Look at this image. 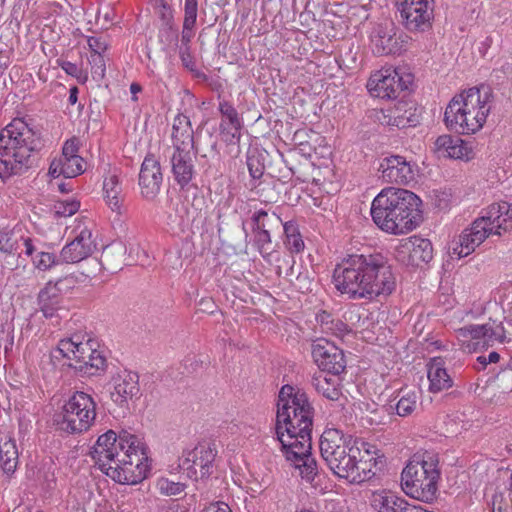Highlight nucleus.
Listing matches in <instances>:
<instances>
[{"label":"nucleus","instance_id":"f257e3e1","mask_svg":"<svg viewBox=\"0 0 512 512\" xmlns=\"http://www.w3.org/2000/svg\"><path fill=\"white\" fill-rule=\"evenodd\" d=\"M89 455L103 473L120 484H138L149 473L145 444L126 430L100 435Z\"/></svg>","mask_w":512,"mask_h":512},{"label":"nucleus","instance_id":"f03ea898","mask_svg":"<svg viewBox=\"0 0 512 512\" xmlns=\"http://www.w3.org/2000/svg\"><path fill=\"white\" fill-rule=\"evenodd\" d=\"M333 283L349 299L373 300L392 293L395 277L382 254H350L335 266Z\"/></svg>","mask_w":512,"mask_h":512},{"label":"nucleus","instance_id":"7ed1b4c3","mask_svg":"<svg viewBox=\"0 0 512 512\" xmlns=\"http://www.w3.org/2000/svg\"><path fill=\"white\" fill-rule=\"evenodd\" d=\"M315 409L301 388L283 385L278 394L276 435L282 450L311 454V433Z\"/></svg>","mask_w":512,"mask_h":512},{"label":"nucleus","instance_id":"20e7f679","mask_svg":"<svg viewBox=\"0 0 512 512\" xmlns=\"http://www.w3.org/2000/svg\"><path fill=\"white\" fill-rule=\"evenodd\" d=\"M421 199L405 189H383L373 200L371 216L374 223L391 234H404L422 221Z\"/></svg>","mask_w":512,"mask_h":512},{"label":"nucleus","instance_id":"39448f33","mask_svg":"<svg viewBox=\"0 0 512 512\" xmlns=\"http://www.w3.org/2000/svg\"><path fill=\"white\" fill-rule=\"evenodd\" d=\"M41 147L38 133L23 120H13L0 132V178L24 173L33 164V153Z\"/></svg>","mask_w":512,"mask_h":512},{"label":"nucleus","instance_id":"423d86ee","mask_svg":"<svg viewBox=\"0 0 512 512\" xmlns=\"http://www.w3.org/2000/svg\"><path fill=\"white\" fill-rule=\"evenodd\" d=\"M491 93L472 87L455 95L448 103L444 122L448 129L459 134H473L485 124L490 113Z\"/></svg>","mask_w":512,"mask_h":512},{"label":"nucleus","instance_id":"0eeeda50","mask_svg":"<svg viewBox=\"0 0 512 512\" xmlns=\"http://www.w3.org/2000/svg\"><path fill=\"white\" fill-rule=\"evenodd\" d=\"M512 229V209L507 202L492 204L486 216L474 220L469 228L459 235V239L451 247L450 254L458 259L475 251L489 235H502Z\"/></svg>","mask_w":512,"mask_h":512},{"label":"nucleus","instance_id":"6e6552de","mask_svg":"<svg viewBox=\"0 0 512 512\" xmlns=\"http://www.w3.org/2000/svg\"><path fill=\"white\" fill-rule=\"evenodd\" d=\"M437 463L432 456L411 460L401 473L403 491L420 501L432 502L436 497L440 478Z\"/></svg>","mask_w":512,"mask_h":512},{"label":"nucleus","instance_id":"1a4fd4ad","mask_svg":"<svg viewBox=\"0 0 512 512\" xmlns=\"http://www.w3.org/2000/svg\"><path fill=\"white\" fill-rule=\"evenodd\" d=\"M97 404L94 398L83 391H75L56 415L58 428L68 434L87 432L96 419Z\"/></svg>","mask_w":512,"mask_h":512},{"label":"nucleus","instance_id":"9d476101","mask_svg":"<svg viewBox=\"0 0 512 512\" xmlns=\"http://www.w3.org/2000/svg\"><path fill=\"white\" fill-rule=\"evenodd\" d=\"M359 455V448L350 443L343 446L341 450L332 453V455L322 457V459L337 477L346 479L353 484H360L370 479L374 473H371L367 461L358 459Z\"/></svg>","mask_w":512,"mask_h":512},{"label":"nucleus","instance_id":"9b49d317","mask_svg":"<svg viewBox=\"0 0 512 512\" xmlns=\"http://www.w3.org/2000/svg\"><path fill=\"white\" fill-rule=\"evenodd\" d=\"M412 82V74L403 73L399 68H386L371 75L367 88L375 97L392 100L402 93L405 97Z\"/></svg>","mask_w":512,"mask_h":512},{"label":"nucleus","instance_id":"f8f14e48","mask_svg":"<svg viewBox=\"0 0 512 512\" xmlns=\"http://www.w3.org/2000/svg\"><path fill=\"white\" fill-rule=\"evenodd\" d=\"M400 22L409 32L423 33L433 26L435 0H394Z\"/></svg>","mask_w":512,"mask_h":512},{"label":"nucleus","instance_id":"ddd939ff","mask_svg":"<svg viewBox=\"0 0 512 512\" xmlns=\"http://www.w3.org/2000/svg\"><path fill=\"white\" fill-rule=\"evenodd\" d=\"M459 340L465 342L474 340V345L483 347L493 346L495 343H503L506 339V331L501 321L489 319L484 324H470L459 328L457 331Z\"/></svg>","mask_w":512,"mask_h":512},{"label":"nucleus","instance_id":"4468645a","mask_svg":"<svg viewBox=\"0 0 512 512\" xmlns=\"http://www.w3.org/2000/svg\"><path fill=\"white\" fill-rule=\"evenodd\" d=\"M312 357L317 366L333 375H339L346 368L343 350L325 338H319L312 344Z\"/></svg>","mask_w":512,"mask_h":512},{"label":"nucleus","instance_id":"2eb2a0df","mask_svg":"<svg viewBox=\"0 0 512 512\" xmlns=\"http://www.w3.org/2000/svg\"><path fill=\"white\" fill-rule=\"evenodd\" d=\"M395 256L406 266L420 267L432 260L433 246L429 239L412 236L396 248Z\"/></svg>","mask_w":512,"mask_h":512},{"label":"nucleus","instance_id":"dca6fc26","mask_svg":"<svg viewBox=\"0 0 512 512\" xmlns=\"http://www.w3.org/2000/svg\"><path fill=\"white\" fill-rule=\"evenodd\" d=\"M379 178L386 183L408 184L414 180L412 165L405 157L390 155L381 160L378 168Z\"/></svg>","mask_w":512,"mask_h":512},{"label":"nucleus","instance_id":"f3484780","mask_svg":"<svg viewBox=\"0 0 512 512\" xmlns=\"http://www.w3.org/2000/svg\"><path fill=\"white\" fill-rule=\"evenodd\" d=\"M217 456V450L212 443H199L193 450L189 451L183 460V467L199 472L200 477H208L213 472L214 461Z\"/></svg>","mask_w":512,"mask_h":512},{"label":"nucleus","instance_id":"a211bd4d","mask_svg":"<svg viewBox=\"0 0 512 512\" xmlns=\"http://www.w3.org/2000/svg\"><path fill=\"white\" fill-rule=\"evenodd\" d=\"M162 181L160 162L153 154H148L139 173V186L142 196L147 200H154L160 192Z\"/></svg>","mask_w":512,"mask_h":512},{"label":"nucleus","instance_id":"6ab92c4d","mask_svg":"<svg viewBox=\"0 0 512 512\" xmlns=\"http://www.w3.org/2000/svg\"><path fill=\"white\" fill-rule=\"evenodd\" d=\"M397 29L392 21L377 24L371 33L373 52L377 55L396 54L402 45L396 37Z\"/></svg>","mask_w":512,"mask_h":512},{"label":"nucleus","instance_id":"aec40b11","mask_svg":"<svg viewBox=\"0 0 512 512\" xmlns=\"http://www.w3.org/2000/svg\"><path fill=\"white\" fill-rule=\"evenodd\" d=\"M95 249L96 244L92 239V232L89 229H83L74 240L62 248L60 261L62 264L78 263L89 257Z\"/></svg>","mask_w":512,"mask_h":512},{"label":"nucleus","instance_id":"412c9836","mask_svg":"<svg viewBox=\"0 0 512 512\" xmlns=\"http://www.w3.org/2000/svg\"><path fill=\"white\" fill-rule=\"evenodd\" d=\"M198 153L197 150L173 151L170 156L171 173L175 182L181 189L188 187L195 174L193 156Z\"/></svg>","mask_w":512,"mask_h":512},{"label":"nucleus","instance_id":"4be33fe9","mask_svg":"<svg viewBox=\"0 0 512 512\" xmlns=\"http://www.w3.org/2000/svg\"><path fill=\"white\" fill-rule=\"evenodd\" d=\"M140 396L139 376L136 372L125 371L118 375L114 382L111 399L120 407H127L128 401Z\"/></svg>","mask_w":512,"mask_h":512},{"label":"nucleus","instance_id":"5701e85b","mask_svg":"<svg viewBox=\"0 0 512 512\" xmlns=\"http://www.w3.org/2000/svg\"><path fill=\"white\" fill-rule=\"evenodd\" d=\"M93 340L87 339L85 343H74L71 341H59L58 346L52 351L51 357L56 360L66 359L63 365L84 363L86 357L96 352L93 348Z\"/></svg>","mask_w":512,"mask_h":512},{"label":"nucleus","instance_id":"b1692460","mask_svg":"<svg viewBox=\"0 0 512 512\" xmlns=\"http://www.w3.org/2000/svg\"><path fill=\"white\" fill-rule=\"evenodd\" d=\"M434 153L439 158L465 159L471 158L472 150L467 147L465 142L452 135H440L434 142Z\"/></svg>","mask_w":512,"mask_h":512},{"label":"nucleus","instance_id":"393cba45","mask_svg":"<svg viewBox=\"0 0 512 512\" xmlns=\"http://www.w3.org/2000/svg\"><path fill=\"white\" fill-rule=\"evenodd\" d=\"M173 151L197 150L194 142V132L189 117L178 114L172 126Z\"/></svg>","mask_w":512,"mask_h":512},{"label":"nucleus","instance_id":"a878e982","mask_svg":"<svg viewBox=\"0 0 512 512\" xmlns=\"http://www.w3.org/2000/svg\"><path fill=\"white\" fill-rule=\"evenodd\" d=\"M282 451L286 459L293 463L295 468L299 470L302 479L311 484H318L320 482V470L318 469L316 459L311 454L306 453V456H304L294 450Z\"/></svg>","mask_w":512,"mask_h":512},{"label":"nucleus","instance_id":"bb28decb","mask_svg":"<svg viewBox=\"0 0 512 512\" xmlns=\"http://www.w3.org/2000/svg\"><path fill=\"white\" fill-rule=\"evenodd\" d=\"M62 282V279L55 283L48 282L38 294L39 309L46 318L53 317L60 308L62 300L60 285Z\"/></svg>","mask_w":512,"mask_h":512},{"label":"nucleus","instance_id":"cd10ccee","mask_svg":"<svg viewBox=\"0 0 512 512\" xmlns=\"http://www.w3.org/2000/svg\"><path fill=\"white\" fill-rule=\"evenodd\" d=\"M444 364L441 357H434L427 364L429 390L433 393L448 389L453 385V380L447 373Z\"/></svg>","mask_w":512,"mask_h":512},{"label":"nucleus","instance_id":"c85d7f7f","mask_svg":"<svg viewBox=\"0 0 512 512\" xmlns=\"http://www.w3.org/2000/svg\"><path fill=\"white\" fill-rule=\"evenodd\" d=\"M352 443V436L344 434L336 428H326L319 441L321 457L332 455L346 444Z\"/></svg>","mask_w":512,"mask_h":512},{"label":"nucleus","instance_id":"c756f323","mask_svg":"<svg viewBox=\"0 0 512 512\" xmlns=\"http://www.w3.org/2000/svg\"><path fill=\"white\" fill-rule=\"evenodd\" d=\"M410 505L404 498L386 491L374 493L371 499V506L378 512H408Z\"/></svg>","mask_w":512,"mask_h":512},{"label":"nucleus","instance_id":"7c9ffc66","mask_svg":"<svg viewBox=\"0 0 512 512\" xmlns=\"http://www.w3.org/2000/svg\"><path fill=\"white\" fill-rule=\"evenodd\" d=\"M19 454L15 440L0 430V466L6 474L15 472Z\"/></svg>","mask_w":512,"mask_h":512},{"label":"nucleus","instance_id":"2f4dec72","mask_svg":"<svg viewBox=\"0 0 512 512\" xmlns=\"http://www.w3.org/2000/svg\"><path fill=\"white\" fill-rule=\"evenodd\" d=\"M104 199L113 212L121 213L123 202L122 186L118 175L113 173L105 177L103 181Z\"/></svg>","mask_w":512,"mask_h":512},{"label":"nucleus","instance_id":"473e14b6","mask_svg":"<svg viewBox=\"0 0 512 512\" xmlns=\"http://www.w3.org/2000/svg\"><path fill=\"white\" fill-rule=\"evenodd\" d=\"M251 230L272 232L279 230L282 226V219L275 213L264 209L257 210L251 216Z\"/></svg>","mask_w":512,"mask_h":512},{"label":"nucleus","instance_id":"72a5a7b5","mask_svg":"<svg viewBox=\"0 0 512 512\" xmlns=\"http://www.w3.org/2000/svg\"><path fill=\"white\" fill-rule=\"evenodd\" d=\"M311 384L319 394L331 401L338 400L342 394L335 379L327 378L321 374L313 376Z\"/></svg>","mask_w":512,"mask_h":512},{"label":"nucleus","instance_id":"f704fd0d","mask_svg":"<svg viewBox=\"0 0 512 512\" xmlns=\"http://www.w3.org/2000/svg\"><path fill=\"white\" fill-rule=\"evenodd\" d=\"M83 362L80 364H67V366L87 375H95L106 368V358L98 350L92 352Z\"/></svg>","mask_w":512,"mask_h":512},{"label":"nucleus","instance_id":"c9c22d12","mask_svg":"<svg viewBox=\"0 0 512 512\" xmlns=\"http://www.w3.org/2000/svg\"><path fill=\"white\" fill-rule=\"evenodd\" d=\"M415 112L416 109L412 103L399 101L393 110V124L398 127H405L407 124L414 126L417 122Z\"/></svg>","mask_w":512,"mask_h":512},{"label":"nucleus","instance_id":"e433bc0d","mask_svg":"<svg viewBox=\"0 0 512 512\" xmlns=\"http://www.w3.org/2000/svg\"><path fill=\"white\" fill-rule=\"evenodd\" d=\"M397 397H399L398 401L395 405L390 404V409L395 408L397 415L401 417L410 415L416 408L418 398L416 392L401 389Z\"/></svg>","mask_w":512,"mask_h":512},{"label":"nucleus","instance_id":"4c0bfd02","mask_svg":"<svg viewBox=\"0 0 512 512\" xmlns=\"http://www.w3.org/2000/svg\"><path fill=\"white\" fill-rule=\"evenodd\" d=\"M22 236L15 229L3 228L0 230V252L7 255H14Z\"/></svg>","mask_w":512,"mask_h":512},{"label":"nucleus","instance_id":"58836bf2","mask_svg":"<svg viewBox=\"0 0 512 512\" xmlns=\"http://www.w3.org/2000/svg\"><path fill=\"white\" fill-rule=\"evenodd\" d=\"M246 164L253 180H258L263 176L265 171L264 159L257 148L247 151Z\"/></svg>","mask_w":512,"mask_h":512},{"label":"nucleus","instance_id":"ea45409f","mask_svg":"<svg viewBox=\"0 0 512 512\" xmlns=\"http://www.w3.org/2000/svg\"><path fill=\"white\" fill-rule=\"evenodd\" d=\"M252 234L253 245L265 260H269V257L274 252L272 247L271 233L260 230H252Z\"/></svg>","mask_w":512,"mask_h":512},{"label":"nucleus","instance_id":"a19ab883","mask_svg":"<svg viewBox=\"0 0 512 512\" xmlns=\"http://www.w3.org/2000/svg\"><path fill=\"white\" fill-rule=\"evenodd\" d=\"M314 283V273L307 268L299 265L297 268V275L295 280H291V285L301 293L312 291Z\"/></svg>","mask_w":512,"mask_h":512},{"label":"nucleus","instance_id":"79ce46f5","mask_svg":"<svg viewBox=\"0 0 512 512\" xmlns=\"http://www.w3.org/2000/svg\"><path fill=\"white\" fill-rule=\"evenodd\" d=\"M218 110L222 115L220 124H226V126L243 127L242 120L235 109V107L228 101L223 100L219 102Z\"/></svg>","mask_w":512,"mask_h":512},{"label":"nucleus","instance_id":"37998d69","mask_svg":"<svg viewBox=\"0 0 512 512\" xmlns=\"http://www.w3.org/2000/svg\"><path fill=\"white\" fill-rule=\"evenodd\" d=\"M32 262L35 268L40 271H46L53 266L62 264V261H60V255L56 256L54 253L44 251H41L35 257H32Z\"/></svg>","mask_w":512,"mask_h":512},{"label":"nucleus","instance_id":"c03bdc74","mask_svg":"<svg viewBox=\"0 0 512 512\" xmlns=\"http://www.w3.org/2000/svg\"><path fill=\"white\" fill-rule=\"evenodd\" d=\"M61 160L65 167L66 178L76 177L85 171V161L81 156L61 158Z\"/></svg>","mask_w":512,"mask_h":512},{"label":"nucleus","instance_id":"a18cd8bd","mask_svg":"<svg viewBox=\"0 0 512 512\" xmlns=\"http://www.w3.org/2000/svg\"><path fill=\"white\" fill-rule=\"evenodd\" d=\"M185 487V484L170 481L167 478H161L157 482V488L159 492L165 496H177L184 492Z\"/></svg>","mask_w":512,"mask_h":512},{"label":"nucleus","instance_id":"49530a36","mask_svg":"<svg viewBox=\"0 0 512 512\" xmlns=\"http://www.w3.org/2000/svg\"><path fill=\"white\" fill-rule=\"evenodd\" d=\"M80 208V202L77 200L57 201L54 205V212L57 217H70Z\"/></svg>","mask_w":512,"mask_h":512},{"label":"nucleus","instance_id":"de8ad7c7","mask_svg":"<svg viewBox=\"0 0 512 512\" xmlns=\"http://www.w3.org/2000/svg\"><path fill=\"white\" fill-rule=\"evenodd\" d=\"M242 127L226 126V124H219L220 135L222 140L228 145L238 144L241 139Z\"/></svg>","mask_w":512,"mask_h":512},{"label":"nucleus","instance_id":"09e8293b","mask_svg":"<svg viewBox=\"0 0 512 512\" xmlns=\"http://www.w3.org/2000/svg\"><path fill=\"white\" fill-rule=\"evenodd\" d=\"M198 15V0H185L183 24L196 25Z\"/></svg>","mask_w":512,"mask_h":512},{"label":"nucleus","instance_id":"8fccbe9b","mask_svg":"<svg viewBox=\"0 0 512 512\" xmlns=\"http://www.w3.org/2000/svg\"><path fill=\"white\" fill-rule=\"evenodd\" d=\"M158 15L163 25L167 26L169 29H172V10L171 7L164 0H161L160 5L158 6Z\"/></svg>","mask_w":512,"mask_h":512},{"label":"nucleus","instance_id":"3c124183","mask_svg":"<svg viewBox=\"0 0 512 512\" xmlns=\"http://www.w3.org/2000/svg\"><path fill=\"white\" fill-rule=\"evenodd\" d=\"M282 262L287 267L284 273V278L291 284V280H295V276L297 275L298 266H295V260L290 255H284L282 257Z\"/></svg>","mask_w":512,"mask_h":512},{"label":"nucleus","instance_id":"603ef678","mask_svg":"<svg viewBox=\"0 0 512 512\" xmlns=\"http://www.w3.org/2000/svg\"><path fill=\"white\" fill-rule=\"evenodd\" d=\"M284 244L291 253H299L304 249V241L300 234L285 238Z\"/></svg>","mask_w":512,"mask_h":512},{"label":"nucleus","instance_id":"864d4df0","mask_svg":"<svg viewBox=\"0 0 512 512\" xmlns=\"http://www.w3.org/2000/svg\"><path fill=\"white\" fill-rule=\"evenodd\" d=\"M78 152V144L75 139L67 140L62 149V155L60 158H72L79 156Z\"/></svg>","mask_w":512,"mask_h":512},{"label":"nucleus","instance_id":"5fc2aeb1","mask_svg":"<svg viewBox=\"0 0 512 512\" xmlns=\"http://www.w3.org/2000/svg\"><path fill=\"white\" fill-rule=\"evenodd\" d=\"M327 329L331 330L336 335H343L350 331L348 325L340 319H331Z\"/></svg>","mask_w":512,"mask_h":512},{"label":"nucleus","instance_id":"6e6d98bb","mask_svg":"<svg viewBox=\"0 0 512 512\" xmlns=\"http://www.w3.org/2000/svg\"><path fill=\"white\" fill-rule=\"evenodd\" d=\"M194 27L189 24H183L182 28V35H181V42L184 46L183 48L189 47V43L191 42L192 38L194 37Z\"/></svg>","mask_w":512,"mask_h":512},{"label":"nucleus","instance_id":"4d7b16f0","mask_svg":"<svg viewBox=\"0 0 512 512\" xmlns=\"http://www.w3.org/2000/svg\"><path fill=\"white\" fill-rule=\"evenodd\" d=\"M49 174L53 177L63 175L65 177V167L63 166L61 158L53 160L49 167Z\"/></svg>","mask_w":512,"mask_h":512},{"label":"nucleus","instance_id":"13d9d810","mask_svg":"<svg viewBox=\"0 0 512 512\" xmlns=\"http://www.w3.org/2000/svg\"><path fill=\"white\" fill-rule=\"evenodd\" d=\"M499 381L503 389L512 392V385L509 383L510 381L512 382V369H504L499 377Z\"/></svg>","mask_w":512,"mask_h":512},{"label":"nucleus","instance_id":"bf43d9fd","mask_svg":"<svg viewBox=\"0 0 512 512\" xmlns=\"http://www.w3.org/2000/svg\"><path fill=\"white\" fill-rule=\"evenodd\" d=\"M281 227H283L285 238L300 234L297 224L293 221H288L285 223L282 222Z\"/></svg>","mask_w":512,"mask_h":512},{"label":"nucleus","instance_id":"052dcab7","mask_svg":"<svg viewBox=\"0 0 512 512\" xmlns=\"http://www.w3.org/2000/svg\"><path fill=\"white\" fill-rule=\"evenodd\" d=\"M205 512H232L228 504L224 502H216L210 504L206 509Z\"/></svg>","mask_w":512,"mask_h":512},{"label":"nucleus","instance_id":"680f3d73","mask_svg":"<svg viewBox=\"0 0 512 512\" xmlns=\"http://www.w3.org/2000/svg\"><path fill=\"white\" fill-rule=\"evenodd\" d=\"M504 499V493L502 491H495L490 502L491 512L497 509L499 505L503 507Z\"/></svg>","mask_w":512,"mask_h":512},{"label":"nucleus","instance_id":"e2e57ef3","mask_svg":"<svg viewBox=\"0 0 512 512\" xmlns=\"http://www.w3.org/2000/svg\"><path fill=\"white\" fill-rule=\"evenodd\" d=\"M180 58L182 60L183 65L192 70L191 64H193V63H192V57L189 53V47L180 49Z\"/></svg>","mask_w":512,"mask_h":512},{"label":"nucleus","instance_id":"0e129e2a","mask_svg":"<svg viewBox=\"0 0 512 512\" xmlns=\"http://www.w3.org/2000/svg\"><path fill=\"white\" fill-rule=\"evenodd\" d=\"M21 240L23 241V245L25 246V254L29 257H32L34 252L37 251L33 243V240L30 237L24 238L23 236Z\"/></svg>","mask_w":512,"mask_h":512},{"label":"nucleus","instance_id":"69168bd1","mask_svg":"<svg viewBox=\"0 0 512 512\" xmlns=\"http://www.w3.org/2000/svg\"><path fill=\"white\" fill-rule=\"evenodd\" d=\"M61 67L67 74L72 75V76L76 75L79 70L76 64L69 62V61H64L61 64Z\"/></svg>","mask_w":512,"mask_h":512},{"label":"nucleus","instance_id":"338daca9","mask_svg":"<svg viewBox=\"0 0 512 512\" xmlns=\"http://www.w3.org/2000/svg\"><path fill=\"white\" fill-rule=\"evenodd\" d=\"M78 100V88L76 86L70 88L68 102L74 105Z\"/></svg>","mask_w":512,"mask_h":512},{"label":"nucleus","instance_id":"774afa93","mask_svg":"<svg viewBox=\"0 0 512 512\" xmlns=\"http://www.w3.org/2000/svg\"><path fill=\"white\" fill-rule=\"evenodd\" d=\"M142 91V86L139 84V83H136V82H133L131 85H130V92L132 94V100L133 101H137V93L141 92Z\"/></svg>","mask_w":512,"mask_h":512}]
</instances>
